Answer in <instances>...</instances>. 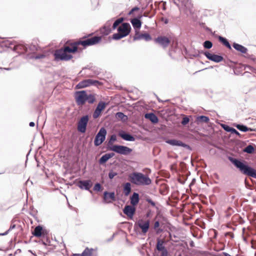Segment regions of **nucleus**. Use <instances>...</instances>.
<instances>
[{
    "instance_id": "nucleus-33",
    "label": "nucleus",
    "mask_w": 256,
    "mask_h": 256,
    "mask_svg": "<svg viewBox=\"0 0 256 256\" xmlns=\"http://www.w3.org/2000/svg\"><path fill=\"white\" fill-rule=\"evenodd\" d=\"M96 94H86V102L89 104H93L96 100Z\"/></svg>"
},
{
    "instance_id": "nucleus-38",
    "label": "nucleus",
    "mask_w": 256,
    "mask_h": 256,
    "mask_svg": "<svg viewBox=\"0 0 256 256\" xmlns=\"http://www.w3.org/2000/svg\"><path fill=\"white\" fill-rule=\"evenodd\" d=\"M204 46L206 48L210 49L212 46V44L210 41L206 40L204 42Z\"/></svg>"
},
{
    "instance_id": "nucleus-57",
    "label": "nucleus",
    "mask_w": 256,
    "mask_h": 256,
    "mask_svg": "<svg viewBox=\"0 0 256 256\" xmlns=\"http://www.w3.org/2000/svg\"><path fill=\"white\" fill-rule=\"evenodd\" d=\"M6 70H9L10 68H5Z\"/></svg>"
},
{
    "instance_id": "nucleus-47",
    "label": "nucleus",
    "mask_w": 256,
    "mask_h": 256,
    "mask_svg": "<svg viewBox=\"0 0 256 256\" xmlns=\"http://www.w3.org/2000/svg\"><path fill=\"white\" fill-rule=\"evenodd\" d=\"M160 252H161V256H168V250L166 248Z\"/></svg>"
},
{
    "instance_id": "nucleus-6",
    "label": "nucleus",
    "mask_w": 256,
    "mask_h": 256,
    "mask_svg": "<svg viewBox=\"0 0 256 256\" xmlns=\"http://www.w3.org/2000/svg\"><path fill=\"white\" fill-rule=\"evenodd\" d=\"M102 82L94 80L86 79L80 82L76 86V88H82L90 86H102Z\"/></svg>"
},
{
    "instance_id": "nucleus-58",
    "label": "nucleus",
    "mask_w": 256,
    "mask_h": 256,
    "mask_svg": "<svg viewBox=\"0 0 256 256\" xmlns=\"http://www.w3.org/2000/svg\"><path fill=\"white\" fill-rule=\"evenodd\" d=\"M179 256H180V255Z\"/></svg>"
},
{
    "instance_id": "nucleus-51",
    "label": "nucleus",
    "mask_w": 256,
    "mask_h": 256,
    "mask_svg": "<svg viewBox=\"0 0 256 256\" xmlns=\"http://www.w3.org/2000/svg\"><path fill=\"white\" fill-rule=\"evenodd\" d=\"M116 136L114 134V135H112L110 137V141H112V142H114L115 140H116Z\"/></svg>"
},
{
    "instance_id": "nucleus-3",
    "label": "nucleus",
    "mask_w": 256,
    "mask_h": 256,
    "mask_svg": "<svg viewBox=\"0 0 256 256\" xmlns=\"http://www.w3.org/2000/svg\"><path fill=\"white\" fill-rule=\"evenodd\" d=\"M128 180L132 183L138 186L149 185L152 183L151 180L147 175L138 172L129 174Z\"/></svg>"
},
{
    "instance_id": "nucleus-24",
    "label": "nucleus",
    "mask_w": 256,
    "mask_h": 256,
    "mask_svg": "<svg viewBox=\"0 0 256 256\" xmlns=\"http://www.w3.org/2000/svg\"><path fill=\"white\" fill-rule=\"evenodd\" d=\"M114 156V154H106L102 156L101 158L99 160V162L100 164H104L110 158H112Z\"/></svg>"
},
{
    "instance_id": "nucleus-52",
    "label": "nucleus",
    "mask_w": 256,
    "mask_h": 256,
    "mask_svg": "<svg viewBox=\"0 0 256 256\" xmlns=\"http://www.w3.org/2000/svg\"><path fill=\"white\" fill-rule=\"evenodd\" d=\"M35 125V124L34 122H30V124H29V126H30V127H33Z\"/></svg>"
},
{
    "instance_id": "nucleus-56",
    "label": "nucleus",
    "mask_w": 256,
    "mask_h": 256,
    "mask_svg": "<svg viewBox=\"0 0 256 256\" xmlns=\"http://www.w3.org/2000/svg\"><path fill=\"white\" fill-rule=\"evenodd\" d=\"M142 17V16H139V18H141Z\"/></svg>"
},
{
    "instance_id": "nucleus-46",
    "label": "nucleus",
    "mask_w": 256,
    "mask_h": 256,
    "mask_svg": "<svg viewBox=\"0 0 256 256\" xmlns=\"http://www.w3.org/2000/svg\"><path fill=\"white\" fill-rule=\"evenodd\" d=\"M139 9H140V8H139L138 7H136H136H134V8H132L131 10L129 12L128 14H129V15H131V14H132L134 12H135V11H137V10H139Z\"/></svg>"
},
{
    "instance_id": "nucleus-20",
    "label": "nucleus",
    "mask_w": 256,
    "mask_h": 256,
    "mask_svg": "<svg viewBox=\"0 0 256 256\" xmlns=\"http://www.w3.org/2000/svg\"><path fill=\"white\" fill-rule=\"evenodd\" d=\"M130 22L135 29L136 32H138L142 26L141 21L138 18H134L130 20Z\"/></svg>"
},
{
    "instance_id": "nucleus-59",
    "label": "nucleus",
    "mask_w": 256,
    "mask_h": 256,
    "mask_svg": "<svg viewBox=\"0 0 256 256\" xmlns=\"http://www.w3.org/2000/svg\"><path fill=\"white\" fill-rule=\"evenodd\" d=\"M176 1H177V0H176Z\"/></svg>"
},
{
    "instance_id": "nucleus-31",
    "label": "nucleus",
    "mask_w": 256,
    "mask_h": 256,
    "mask_svg": "<svg viewBox=\"0 0 256 256\" xmlns=\"http://www.w3.org/2000/svg\"><path fill=\"white\" fill-rule=\"evenodd\" d=\"M42 228L41 226H36L34 232H32L33 235L35 236H40L42 235Z\"/></svg>"
},
{
    "instance_id": "nucleus-34",
    "label": "nucleus",
    "mask_w": 256,
    "mask_h": 256,
    "mask_svg": "<svg viewBox=\"0 0 256 256\" xmlns=\"http://www.w3.org/2000/svg\"><path fill=\"white\" fill-rule=\"evenodd\" d=\"M210 119L208 116H201L196 118V121L198 122H202L207 123L208 122Z\"/></svg>"
},
{
    "instance_id": "nucleus-4",
    "label": "nucleus",
    "mask_w": 256,
    "mask_h": 256,
    "mask_svg": "<svg viewBox=\"0 0 256 256\" xmlns=\"http://www.w3.org/2000/svg\"><path fill=\"white\" fill-rule=\"evenodd\" d=\"M132 28L130 24L128 22L122 23L118 28V33L114 34L112 36V39L114 40H119L121 38L128 36Z\"/></svg>"
},
{
    "instance_id": "nucleus-42",
    "label": "nucleus",
    "mask_w": 256,
    "mask_h": 256,
    "mask_svg": "<svg viewBox=\"0 0 256 256\" xmlns=\"http://www.w3.org/2000/svg\"><path fill=\"white\" fill-rule=\"evenodd\" d=\"M116 116L118 118H120V119H123V118L124 117H126V116L122 112H118L116 114Z\"/></svg>"
},
{
    "instance_id": "nucleus-1",
    "label": "nucleus",
    "mask_w": 256,
    "mask_h": 256,
    "mask_svg": "<svg viewBox=\"0 0 256 256\" xmlns=\"http://www.w3.org/2000/svg\"><path fill=\"white\" fill-rule=\"evenodd\" d=\"M66 44L63 48L55 51L54 56L56 60H70L73 58L72 54H74L78 51V47H76L74 42H67Z\"/></svg>"
},
{
    "instance_id": "nucleus-26",
    "label": "nucleus",
    "mask_w": 256,
    "mask_h": 256,
    "mask_svg": "<svg viewBox=\"0 0 256 256\" xmlns=\"http://www.w3.org/2000/svg\"><path fill=\"white\" fill-rule=\"evenodd\" d=\"M164 242L165 241L164 240L158 238L156 248L158 252L162 251L166 249V248L164 246Z\"/></svg>"
},
{
    "instance_id": "nucleus-15",
    "label": "nucleus",
    "mask_w": 256,
    "mask_h": 256,
    "mask_svg": "<svg viewBox=\"0 0 256 256\" xmlns=\"http://www.w3.org/2000/svg\"><path fill=\"white\" fill-rule=\"evenodd\" d=\"M144 39L146 41H149L152 40V36L148 33L139 34L138 31L136 32V34L134 38V40H140Z\"/></svg>"
},
{
    "instance_id": "nucleus-21",
    "label": "nucleus",
    "mask_w": 256,
    "mask_h": 256,
    "mask_svg": "<svg viewBox=\"0 0 256 256\" xmlns=\"http://www.w3.org/2000/svg\"><path fill=\"white\" fill-rule=\"evenodd\" d=\"M144 118L149 120L154 124H156L158 121V117L153 113H148L145 114Z\"/></svg>"
},
{
    "instance_id": "nucleus-23",
    "label": "nucleus",
    "mask_w": 256,
    "mask_h": 256,
    "mask_svg": "<svg viewBox=\"0 0 256 256\" xmlns=\"http://www.w3.org/2000/svg\"><path fill=\"white\" fill-rule=\"evenodd\" d=\"M139 202V195L138 193L134 192L130 197V204L132 206H136Z\"/></svg>"
},
{
    "instance_id": "nucleus-43",
    "label": "nucleus",
    "mask_w": 256,
    "mask_h": 256,
    "mask_svg": "<svg viewBox=\"0 0 256 256\" xmlns=\"http://www.w3.org/2000/svg\"><path fill=\"white\" fill-rule=\"evenodd\" d=\"M117 175V173L112 171H111L108 174V177L110 179L113 178L115 176Z\"/></svg>"
},
{
    "instance_id": "nucleus-19",
    "label": "nucleus",
    "mask_w": 256,
    "mask_h": 256,
    "mask_svg": "<svg viewBox=\"0 0 256 256\" xmlns=\"http://www.w3.org/2000/svg\"><path fill=\"white\" fill-rule=\"evenodd\" d=\"M104 199L107 203L112 202V201H114L116 200L114 193V192H104Z\"/></svg>"
},
{
    "instance_id": "nucleus-8",
    "label": "nucleus",
    "mask_w": 256,
    "mask_h": 256,
    "mask_svg": "<svg viewBox=\"0 0 256 256\" xmlns=\"http://www.w3.org/2000/svg\"><path fill=\"white\" fill-rule=\"evenodd\" d=\"M110 150L118 154L128 155L132 152V149L124 146L113 145L110 147Z\"/></svg>"
},
{
    "instance_id": "nucleus-30",
    "label": "nucleus",
    "mask_w": 256,
    "mask_h": 256,
    "mask_svg": "<svg viewBox=\"0 0 256 256\" xmlns=\"http://www.w3.org/2000/svg\"><path fill=\"white\" fill-rule=\"evenodd\" d=\"M111 31V28L110 26H104L100 30V33L104 35H108Z\"/></svg>"
},
{
    "instance_id": "nucleus-55",
    "label": "nucleus",
    "mask_w": 256,
    "mask_h": 256,
    "mask_svg": "<svg viewBox=\"0 0 256 256\" xmlns=\"http://www.w3.org/2000/svg\"><path fill=\"white\" fill-rule=\"evenodd\" d=\"M234 198H235V196H232V199H234Z\"/></svg>"
},
{
    "instance_id": "nucleus-54",
    "label": "nucleus",
    "mask_w": 256,
    "mask_h": 256,
    "mask_svg": "<svg viewBox=\"0 0 256 256\" xmlns=\"http://www.w3.org/2000/svg\"><path fill=\"white\" fill-rule=\"evenodd\" d=\"M168 22V20H166V21L164 22V23L167 24Z\"/></svg>"
},
{
    "instance_id": "nucleus-49",
    "label": "nucleus",
    "mask_w": 256,
    "mask_h": 256,
    "mask_svg": "<svg viewBox=\"0 0 256 256\" xmlns=\"http://www.w3.org/2000/svg\"><path fill=\"white\" fill-rule=\"evenodd\" d=\"M232 134H234L238 136H240V134L236 130H235L234 128H232V131L230 132Z\"/></svg>"
},
{
    "instance_id": "nucleus-53",
    "label": "nucleus",
    "mask_w": 256,
    "mask_h": 256,
    "mask_svg": "<svg viewBox=\"0 0 256 256\" xmlns=\"http://www.w3.org/2000/svg\"><path fill=\"white\" fill-rule=\"evenodd\" d=\"M72 256H82L81 254H74Z\"/></svg>"
},
{
    "instance_id": "nucleus-9",
    "label": "nucleus",
    "mask_w": 256,
    "mask_h": 256,
    "mask_svg": "<svg viewBox=\"0 0 256 256\" xmlns=\"http://www.w3.org/2000/svg\"><path fill=\"white\" fill-rule=\"evenodd\" d=\"M89 120V116L88 115L84 116L80 118L78 122V130L82 133H84L86 130V126Z\"/></svg>"
},
{
    "instance_id": "nucleus-2",
    "label": "nucleus",
    "mask_w": 256,
    "mask_h": 256,
    "mask_svg": "<svg viewBox=\"0 0 256 256\" xmlns=\"http://www.w3.org/2000/svg\"><path fill=\"white\" fill-rule=\"evenodd\" d=\"M228 160L244 174L256 178V170L246 165V162H242L239 160L229 157Z\"/></svg>"
},
{
    "instance_id": "nucleus-14",
    "label": "nucleus",
    "mask_w": 256,
    "mask_h": 256,
    "mask_svg": "<svg viewBox=\"0 0 256 256\" xmlns=\"http://www.w3.org/2000/svg\"><path fill=\"white\" fill-rule=\"evenodd\" d=\"M106 106V104L105 102H100L93 114L94 118H96L99 117L101 114L102 112L105 108Z\"/></svg>"
},
{
    "instance_id": "nucleus-37",
    "label": "nucleus",
    "mask_w": 256,
    "mask_h": 256,
    "mask_svg": "<svg viewBox=\"0 0 256 256\" xmlns=\"http://www.w3.org/2000/svg\"><path fill=\"white\" fill-rule=\"evenodd\" d=\"M254 150V148L252 145L248 146L244 150V152L248 154H252Z\"/></svg>"
},
{
    "instance_id": "nucleus-17",
    "label": "nucleus",
    "mask_w": 256,
    "mask_h": 256,
    "mask_svg": "<svg viewBox=\"0 0 256 256\" xmlns=\"http://www.w3.org/2000/svg\"><path fill=\"white\" fill-rule=\"evenodd\" d=\"M78 186L81 189L89 190L92 186V182L90 180H80L78 183Z\"/></svg>"
},
{
    "instance_id": "nucleus-22",
    "label": "nucleus",
    "mask_w": 256,
    "mask_h": 256,
    "mask_svg": "<svg viewBox=\"0 0 256 256\" xmlns=\"http://www.w3.org/2000/svg\"><path fill=\"white\" fill-rule=\"evenodd\" d=\"M120 136L122 139L128 141H134L135 140L134 138L128 134L125 133L124 132H121L118 134Z\"/></svg>"
},
{
    "instance_id": "nucleus-48",
    "label": "nucleus",
    "mask_w": 256,
    "mask_h": 256,
    "mask_svg": "<svg viewBox=\"0 0 256 256\" xmlns=\"http://www.w3.org/2000/svg\"><path fill=\"white\" fill-rule=\"evenodd\" d=\"M160 226V222L159 221H156L154 223V228L155 230H156Z\"/></svg>"
},
{
    "instance_id": "nucleus-41",
    "label": "nucleus",
    "mask_w": 256,
    "mask_h": 256,
    "mask_svg": "<svg viewBox=\"0 0 256 256\" xmlns=\"http://www.w3.org/2000/svg\"><path fill=\"white\" fill-rule=\"evenodd\" d=\"M189 121V118L187 116H185L182 118V124L183 125H186L188 123Z\"/></svg>"
},
{
    "instance_id": "nucleus-39",
    "label": "nucleus",
    "mask_w": 256,
    "mask_h": 256,
    "mask_svg": "<svg viewBox=\"0 0 256 256\" xmlns=\"http://www.w3.org/2000/svg\"><path fill=\"white\" fill-rule=\"evenodd\" d=\"M15 228H16V224H13V225L10 226V228L7 231H6V232H4V233H0V236L7 235L10 230Z\"/></svg>"
},
{
    "instance_id": "nucleus-16",
    "label": "nucleus",
    "mask_w": 256,
    "mask_h": 256,
    "mask_svg": "<svg viewBox=\"0 0 256 256\" xmlns=\"http://www.w3.org/2000/svg\"><path fill=\"white\" fill-rule=\"evenodd\" d=\"M123 212L128 217L132 218L135 213L136 208L132 206H126Z\"/></svg>"
},
{
    "instance_id": "nucleus-25",
    "label": "nucleus",
    "mask_w": 256,
    "mask_h": 256,
    "mask_svg": "<svg viewBox=\"0 0 256 256\" xmlns=\"http://www.w3.org/2000/svg\"><path fill=\"white\" fill-rule=\"evenodd\" d=\"M233 47L238 51L242 54H246L248 51V50L246 48L238 44L234 43L233 44Z\"/></svg>"
},
{
    "instance_id": "nucleus-12",
    "label": "nucleus",
    "mask_w": 256,
    "mask_h": 256,
    "mask_svg": "<svg viewBox=\"0 0 256 256\" xmlns=\"http://www.w3.org/2000/svg\"><path fill=\"white\" fill-rule=\"evenodd\" d=\"M154 41L156 44L160 45L164 48L168 47L170 43V40L164 36H158L154 39Z\"/></svg>"
},
{
    "instance_id": "nucleus-18",
    "label": "nucleus",
    "mask_w": 256,
    "mask_h": 256,
    "mask_svg": "<svg viewBox=\"0 0 256 256\" xmlns=\"http://www.w3.org/2000/svg\"><path fill=\"white\" fill-rule=\"evenodd\" d=\"M179 8H188L191 5V2L190 0H177L174 2Z\"/></svg>"
},
{
    "instance_id": "nucleus-36",
    "label": "nucleus",
    "mask_w": 256,
    "mask_h": 256,
    "mask_svg": "<svg viewBox=\"0 0 256 256\" xmlns=\"http://www.w3.org/2000/svg\"><path fill=\"white\" fill-rule=\"evenodd\" d=\"M92 249H89L86 248L83 252L81 254L82 256H92Z\"/></svg>"
},
{
    "instance_id": "nucleus-27",
    "label": "nucleus",
    "mask_w": 256,
    "mask_h": 256,
    "mask_svg": "<svg viewBox=\"0 0 256 256\" xmlns=\"http://www.w3.org/2000/svg\"><path fill=\"white\" fill-rule=\"evenodd\" d=\"M124 193L125 196H128L132 190L131 184L130 182H126L123 185Z\"/></svg>"
},
{
    "instance_id": "nucleus-29",
    "label": "nucleus",
    "mask_w": 256,
    "mask_h": 256,
    "mask_svg": "<svg viewBox=\"0 0 256 256\" xmlns=\"http://www.w3.org/2000/svg\"><path fill=\"white\" fill-rule=\"evenodd\" d=\"M218 40L222 44H224V46H226L227 48H228L230 50L232 49V48H231V46H230V43L228 42L226 38L220 36L218 38Z\"/></svg>"
},
{
    "instance_id": "nucleus-13",
    "label": "nucleus",
    "mask_w": 256,
    "mask_h": 256,
    "mask_svg": "<svg viewBox=\"0 0 256 256\" xmlns=\"http://www.w3.org/2000/svg\"><path fill=\"white\" fill-rule=\"evenodd\" d=\"M204 54L207 58L216 62H220L224 60V58L222 56L212 54L208 52H206Z\"/></svg>"
},
{
    "instance_id": "nucleus-50",
    "label": "nucleus",
    "mask_w": 256,
    "mask_h": 256,
    "mask_svg": "<svg viewBox=\"0 0 256 256\" xmlns=\"http://www.w3.org/2000/svg\"><path fill=\"white\" fill-rule=\"evenodd\" d=\"M44 57H45V56L44 55V54H38V56H36L34 57V58L35 59H39V58H44Z\"/></svg>"
},
{
    "instance_id": "nucleus-5",
    "label": "nucleus",
    "mask_w": 256,
    "mask_h": 256,
    "mask_svg": "<svg viewBox=\"0 0 256 256\" xmlns=\"http://www.w3.org/2000/svg\"><path fill=\"white\" fill-rule=\"evenodd\" d=\"M102 40V37L98 36H94L90 38H88L83 40H78L74 42L76 44V46L78 47V46L82 45L84 48L88 46H92L99 43Z\"/></svg>"
},
{
    "instance_id": "nucleus-44",
    "label": "nucleus",
    "mask_w": 256,
    "mask_h": 256,
    "mask_svg": "<svg viewBox=\"0 0 256 256\" xmlns=\"http://www.w3.org/2000/svg\"><path fill=\"white\" fill-rule=\"evenodd\" d=\"M94 190L96 191L101 190V185L98 183L96 184L94 186Z\"/></svg>"
},
{
    "instance_id": "nucleus-28",
    "label": "nucleus",
    "mask_w": 256,
    "mask_h": 256,
    "mask_svg": "<svg viewBox=\"0 0 256 256\" xmlns=\"http://www.w3.org/2000/svg\"><path fill=\"white\" fill-rule=\"evenodd\" d=\"M166 142L172 146H184V144L180 140H166Z\"/></svg>"
},
{
    "instance_id": "nucleus-7",
    "label": "nucleus",
    "mask_w": 256,
    "mask_h": 256,
    "mask_svg": "<svg viewBox=\"0 0 256 256\" xmlns=\"http://www.w3.org/2000/svg\"><path fill=\"white\" fill-rule=\"evenodd\" d=\"M74 99L78 106H83L86 102V91L82 90L76 92L74 94Z\"/></svg>"
},
{
    "instance_id": "nucleus-32",
    "label": "nucleus",
    "mask_w": 256,
    "mask_h": 256,
    "mask_svg": "<svg viewBox=\"0 0 256 256\" xmlns=\"http://www.w3.org/2000/svg\"><path fill=\"white\" fill-rule=\"evenodd\" d=\"M236 128L239 130L240 131L242 132H248V131H254L255 130L254 129H252L251 128H248L247 126H244V125H240V124H237L236 126Z\"/></svg>"
},
{
    "instance_id": "nucleus-11",
    "label": "nucleus",
    "mask_w": 256,
    "mask_h": 256,
    "mask_svg": "<svg viewBox=\"0 0 256 256\" xmlns=\"http://www.w3.org/2000/svg\"><path fill=\"white\" fill-rule=\"evenodd\" d=\"M150 222L149 220H144V219H140L136 224L138 226V227L141 229L142 232V234H146L149 229L150 228Z\"/></svg>"
},
{
    "instance_id": "nucleus-40",
    "label": "nucleus",
    "mask_w": 256,
    "mask_h": 256,
    "mask_svg": "<svg viewBox=\"0 0 256 256\" xmlns=\"http://www.w3.org/2000/svg\"><path fill=\"white\" fill-rule=\"evenodd\" d=\"M222 127L226 132H231L232 128L226 124H222Z\"/></svg>"
},
{
    "instance_id": "nucleus-35",
    "label": "nucleus",
    "mask_w": 256,
    "mask_h": 256,
    "mask_svg": "<svg viewBox=\"0 0 256 256\" xmlns=\"http://www.w3.org/2000/svg\"><path fill=\"white\" fill-rule=\"evenodd\" d=\"M124 21V18H120L117 19L113 24L112 28L115 30L121 23Z\"/></svg>"
},
{
    "instance_id": "nucleus-45",
    "label": "nucleus",
    "mask_w": 256,
    "mask_h": 256,
    "mask_svg": "<svg viewBox=\"0 0 256 256\" xmlns=\"http://www.w3.org/2000/svg\"><path fill=\"white\" fill-rule=\"evenodd\" d=\"M146 200L150 204L151 206H152L153 207L156 206V203L153 200H152L150 199V198H147L146 199Z\"/></svg>"
},
{
    "instance_id": "nucleus-10",
    "label": "nucleus",
    "mask_w": 256,
    "mask_h": 256,
    "mask_svg": "<svg viewBox=\"0 0 256 256\" xmlns=\"http://www.w3.org/2000/svg\"><path fill=\"white\" fill-rule=\"evenodd\" d=\"M106 130L104 128H102L94 138V143L95 146H98L102 144L106 138Z\"/></svg>"
}]
</instances>
